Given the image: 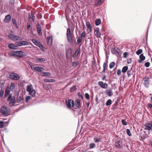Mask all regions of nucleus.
I'll return each mask as SVG.
<instances>
[{"instance_id": "obj_1", "label": "nucleus", "mask_w": 152, "mask_h": 152, "mask_svg": "<svg viewBox=\"0 0 152 152\" xmlns=\"http://www.w3.org/2000/svg\"><path fill=\"white\" fill-rule=\"evenodd\" d=\"M16 56L20 58L26 56V53L22 51H18L11 53L10 56Z\"/></svg>"}, {"instance_id": "obj_2", "label": "nucleus", "mask_w": 152, "mask_h": 152, "mask_svg": "<svg viewBox=\"0 0 152 152\" xmlns=\"http://www.w3.org/2000/svg\"><path fill=\"white\" fill-rule=\"evenodd\" d=\"M65 101L66 105L68 109H70L73 107L74 102L72 100L66 98L65 99Z\"/></svg>"}, {"instance_id": "obj_3", "label": "nucleus", "mask_w": 152, "mask_h": 152, "mask_svg": "<svg viewBox=\"0 0 152 152\" xmlns=\"http://www.w3.org/2000/svg\"><path fill=\"white\" fill-rule=\"evenodd\" d=\"M1 113L5 116L10 115V112L8 108L6 107L2 106L1 108Z\"/></svg>"}, {"instance_id": "obj_4", "label": "nucleus", "mask_w": 152, "mask_h": 152, "mask_svg": "<svg viewBox=\"0 0 152 152\" xmlns=\"http://www.w3.org/2000/svg\"><path fill=\"white\" fill-rule=\"evenodd\" d=\"M9 77L11 79L15 80H18L20 78L19 75L16 73L14 72L11 73L10 74Z\"/></svg>"}, {"instance_id": "obj_5", "label": "nucleus", "mask_w": 152, "mask_h": 152, "mask_svg": "<svg viewBox=\"0 0 152 152\" xmlns=\"http://www.w3.org/2000/svg\"><path fill=\"white\" fill-rule=\"evenodd\" d=\"M8 101H10V106H13L15 103V97L13 96H12L11 95H9L7 99Z\"/></svg>"}, {"instance_id": "obj_6", "label": "nucleus", "mask_w": 152, "mask_h": 152, "mask_svg": "<svg viewBox=\"0 0 152 152\" xmlns=\"http://www.w3.org/2000/svg\"><path fill=\"white\" fill-rule=\"evenodd\" d=\"M66 35L69 42L70 43L72 42V39L71 34L70 30L69 28L67 29Z\"/></svg>"}, {"instance_id": "obj_7", "label": "nucleus", "mask_w": 152, "mask_h": 152, "mask_svg": "<svg viewBox=\"0 0 152 152\" xmlns=\"http://www.w3.org/2000/svg\"><path fill=\"white\" fill-rule=\"evenodd\" d=\"M98 84L99 86H100L102 88H107L108 85L106 83H104L102 81H99L98 83Z\"/></svg>"}, {"instance_id": "obj_8", "label": "nucleus", "mask_w": 152, "mask_h": 152, "mask_svg": "<svg viewBox=\"0 0 152 152\" xmlns=\"http://www.w3.org/2000/svg\"><path fill=\"white\" fill-rule=\"evenodd\" d=\"M34 90L33 88V86L32 85H27L26 88V91L27 92L29 93V94L32 91Z\"/></svg>"}, {"instance_id": "obj_9", "label": "nucleus", "mask_w": 152, "mask_h": 152, "mask_svg": "<svg viewBox=\"0 0 152 152\" xmlns=\"http://www.w3.org/2000/svg\"><path fill=\"white\" fill-rule=\"evenodd\" d=\"M52 36L48 37L47 38L46 41L47 44L49 45H51L52 44Z\"/></svg>"}, {"instance_id": "obj_10", "label": "nucleus", "mask_w": 152, "mask_h": 152, "mask_svg": "<svg viewBox=\"0 0 152 152\" xmlns=\"http://www.w3.org/2000/svg\"><path fill=\"white\" fill-rule=\"evenodd\" d=\"M115 145L117 148L118 149L120 148L121 147L122 145V142L121 140H119L115 142Z\"/></svg>"}, {"instance_id": "obj_11", "label": "nucleus", "mask_w": 152, "mask_h": 152, "mask_svg": "<svg viewBox=\"0 0 152 152\" xmlns=\"http://www.w3.org/2000/svg\"><path fill=\"white\" fill-rule=\"evenodd\" d=\"M11 16L9 14L7 15L4 20V22L5 23H7L9 22L11 20Z\"/></svg>"}, {"instance_id": "obj_12", "label": "nucleus", "mask_w": 152, "mask_h": 152, "mask_svg": "<svg viewBox=\"0 0 152 152\" xmlns=\"http://www.w3.org/2000/svg\"><path fill=\"white\" fill-rule=\"evenodd\" d=\"M37 31L38 33L39 34V35L40 36H42V34L41 32V27L39 24H38L37 26Z\"/></svg>"}, {"instance_id": "obj_13", "label": "nucleus", "mask_w": 152, "mask_h": 152, "mask_svg": "<svg viewBox=\"0 0 152 152\" xmlns=\"http://www.w3.org/2000/svg\"><path fill=\"white\" fill-rule=\"evenodd\" d=\"M145 128L144 130H150L152 129V127L151 126L150 124H149L148 122H147L145 124Z\"/></svg>"}, {"instance_id": "obj_14", "label": "nucleus", "mask_w": 152, "mask_h": 152, "mask_svg": "<svg viewBox=\"0 0 152 152\" xmlns=\"http://www.w3.org/2000/svg\"><path fill=\"white\" fill-rule=\"evenodd\" d=\"M23 97L22 96H20L17 97V102L18 103H22L23 102Z\"/></svg>"}, {"instance_id": "obj_15", "label": "nucleus", "mask_w": 152, "mask_h": 152, "mask_svg": "<svg viewBox=\"0 0 152 152\" xmlns=\"http://www.w3.org/2000/svg\"><path fill=\"white\" fill-rule=\"evenodd\" d=\"M8 47L9 48L11 49H17V46L13 44H9Z\"/></svg>"}, {"instance_id": "obj_16", "label": "nucleus", "mask_w": 152, "mask_h": 152, "mask_svg": "<svg viewBox=\"0 0 152 152\" xmlns=\"http://www.w3.org/2000/svg\"><path fill=\"white\" fill-rule=\"evenodd\" d=\"M28 17L30 20L31 21L33 22L34 20V16H33V14L32 12L30 13Z\"/></svg>"}, {"instance_id": "obj_17", "label": "nucleus", "mask_w": 152, "mask_h": 152, "mask_svg": "<svg viewBox=\"0 0 152 152\" xmlns=\"http://www.w3.org/2000/svg\"><path fill=\"white\" fill-rule=\"evenodd\" d=\"M101 140V138L99 137H95L94 138V141L95 143L100 142Z\"/></svg>"}, {"instance_id": "obj_18", "label": "nucleus", "mask_w": 152, "mask_h": 152, "mask_svg": "<svg viewBox=\"0 0 152 152\" xmlns=\"http://www.w3.org/2000/svg\"><path fill=\"white\" fill-rule=\"evenodd\" d=\"M34 69L37 71L40 72L44 70V69L40 66H36L34 68Z\"/></svg>"}, {"instance_id": "obj_19", "label": "nucleus", "mask_w": 152, "mask_h": 152, "mask_svg": "<svg viewBox=\"0 0 152 152\" xmlns=\"http://www.w3.org/2000/svg\"><path fill=\"white\" fill-rule=\"evenodd\" d=\"M15 35L12 34H10L8 35V37L10 39L15 41Z\"/></svg>"}, {"instance_id": "obj_20", "label": "nucleus", "mask_w": 152, "mask_h": 152, "mask_svg": "<svg viewBox=\"0 0 152 152\" xmlns=\"http://www.w3.org/2000/svg\"><path fill=\"white\" fill-rule=\"evenodd\" d=\"M75 105L76 107H81L80 103V101L78 99H76L75 101Z\"/></svg>"}, {"instance_id": "obj_21", "label": "nucleus", "mask_w": 152, "mask_h": 152, "mask_svg": "<svg viewBox=\"0 0 152 152\" xmlns=\"http://www.w3.org/2000/svg\"><path fill=\"white\" fill-rule=\"evenodd\" d=\"M36 60L37 62H42L45 61L46 59L45 58H38Z\"/></svg>"}, {"instance_id": "obj_22", "label": "nucleus", "mask_w": 152, "mask_h": 152, "mask_svg": "<svg viewBox=\"0 0 152 152\" xmlns=\"http://www.w3.org/2000/svg\"><path fill=\"white\" fill-rule=\"evenodd\" d=\"M44 82L45 83H53L55 81L54 79H45L44 80Z\"/></svg>"}, {"instance_id": "obj_23", "label": "nucleus", "mask_w": 152, "mask_h": 152, "mask_svg": "<svg viewBox=\"0 0 152 152\" xmlns=\"http://www.w3.org/2000/svg\"><path fill=\"white\" fill-rule=\"evenodd\" d=\"M31 41L34 44L37 46H38L40 45V43L38 42V41L36 39H32Z\"/></svg>"}, {"instance_id": "obj_24", "label": "nucleus", "mask_w": 152, "mask_h": 152, "mask_svg": "<svg viewBox=\"0 0 152 152\" xmlns=\"http://www.w3.org/2000/svg\"><path fill=\"white\" fill-rule=\"evenodd\" d=\"M72 53V50L71 49H68L66 52V56L67 58L70 54Z\"/></svg>"}, {"instance_id": "obj_25", "label": "nucleus", "mask_w": 152, "mask_h": 152, "mask_svg": "<svg viewBox=\"0 0 152 152\" xmlns=\"http://www.w3.org/2000/svg\"><path fill=\"white\" fill-rule=\"evenodd\" d=\"M10 91L9 89H6L5 91V94L4 95L5 97L8 96L10 94Z\"/></svg>"}, {"instance_id": "obj_26", "label": "nucleus", "mask_w": 152, "mask_h": 152, "mask_svg": "<svg viewBox=\"0 0 152 152\" xmlns=\"http://www.w3.org/2000/svg\"><path fill=\"white\" fill-rule=\"evenodd\" d=\"M101 23V20L99 19H97L95 20V23L96 26H99Z\"/></svg>"}, {"instance_id": "obj_27", "label": "nucleus", "mask_w": 152, "mask_h": 152, "mask_svg": "<svg viewBox=\"0 0 152 152\" xmlns=\"http://www.w3.org/2000/svg\"><path fill=\"white\" fill-rule=\"evenodd\" d=\"M12 23L17 28H18V27L17 26L16 20L14 18L12 19Z\"/></svg>"}, {"instance_id": "obj_28", "label": "nucleus", "mask_w": 152, "mask_h": 152, "mask_svg": "<svg viewBox=\"0 0 152 152\" xmlns=\"http://www.w3.org/2000/svg\"><path fill=\"white\" fill-rule=\"evenodd\" d=\"M41 74H44L41 75V76L42 77L50 75V74L48 72H41Z\"/></svg>"}, {"instance_id": "obj_29", "label": "nucleus", "mask_w": 152, "mask_h": 152, "mask_svg": "<svg viewBox=\"0 0 152 152\" xmlns=\"http://www.w3.org/2000/svg\"><path fill=\"white\" fill-rule=\"evenodd\" d=\"M87 27L90 31H92V27L91 26L90 23L89 22H87L86 24Z\"/></svg>"}, {"instance_id": "obj_30", "label": "nucleus", "mask_w": 152, "mask_h": 152, "mask_svg": "<svg viewBox=\"0 0 152 152\" xmlns=\"http://www.w3.org/2000/svg\"><path fill=\"white\" fill-rule=\"evenodd\" d=\"M79 53H80V50L79 49L76 50L73 54V57L74 58L78 56Z\"/></svg>"}, {"instance_id": "obj_31", "label": "nucleus", "mask_w": 152, "mask_h": 152, "mask_svg": "<svg viewBox=\"0 0 152 152\" xmlns=\"http://www.w3.org/2000/svg\"><path fill=\"white\" fill-rule=\"evenodd\" d=\"M128 69V67L126 66H124L122 68V72L124 73H125Z\"/></svg>"}, {"instance_id": "obj_32", "label": "nucleus", "mask_w": 152, "mask_h": 152, "mask_svg": "<svg viewBox=\"0 0 152 152\" xmlns=\"http://www.w3.org/2000/svg\"><path fill=\"white\" fill-rule=\"evenodd\" d=\"M115 65V63L114 62H111L109 64V68L110 69H112Z\"/></svg>"}, {"instance_id": "obj_33", "label": "nucleus", "mask_w": 152, "mask_h": 152, "mask_svg": "<svg viewBox=\"0 0 152 152\" xmlns=\"http://www.w3.org/2000/svg\"><path fill=\"white\" fill-rule=\"evenodd\" d=\"M36 93V91L34 90L32 92H31L29 94L32 97H35V94Z\"/></svg>"}, {"instance_id": "obj_34", "label": "nucleus", "mask_w": 152, "mask_h": 152, "mask_svg": "<svg viewBox=\"0 0 152 152\" xmlns=\"http://www.w3.org/2000/svg\"><path fill=\"white\" fill-rule=\"evenodd\" d=\"M107 94L109 96H111L113 94L112 91L111 90H109L108 91H107Z\"/></svg>"}, {"instance_id": "obj_35", "label": "nucleus", "mask_w": 152, "mask_h": 152, "mask_svg": "<svg viewBox=\"0 0 152 152\" xmlns=\"http://www.w3.org/2000/svg\"><path fill=\"white\" fill-rule=\"evenodd\" d=\"M95 146V144L94 143H91L89 145V149H92L94 148Z\"/></svg>"}, {"instance_id": "obj_36", "label": "nucleus", "mask_w": 152, "mask_h": 152, "mask_svg": "<svg viewBox=\"0 0 152 152\" xmlns=\"http://www.w3.org/2000/svg\"><path fill=\"white\" fill-rule=\"evenodd\" d=\"M112 103V101L111 99H108L106 105L107 106H108L110 105Z\"/></svg>"}, {"instance_id": "obj_37", "label": "nucleus", "mask_w": 152, "mask_h": 152, "mask_svg": "<svg viewBox=\"0 0 152 152\" xmlns=\"http://www.w3.org/2000/svg\"><path fill=\"white\" fill-rule=\"evenodd\" d=\"M22 40V38L20 36L15 35V41H20Z\"/></svg>"}, {"instance_id": "obj_38", "label": "nucleus", "mask_w": 152, "mask_h": 152, "mask_svg": "<svg viewBox=\"0 0 152 152\" xmlns=\"http://www.w3.org/2000/svg\"><path fill=\"white\" fill-rule=\"evenodd\" d=\"M21 43L22 46L23 45H27L29 44L28 42H26L25 41H21Z\"/></svg>"}, {"instance_id": "obj_39", "label": "nucleus", "mask_w": 152, "mask_h": 152, "mask_svg": "<svg viewBox=\"0 0 152 152\" xmlns=\"http://www.w3.org/2000/svg\"><path fill=\"white\" fill-rule=\"evenodd\" d=\"M82 40V38L81 37H79L77 39V43L78 44H79L80 43Z\"/></svg>"}, {"instance_id": "obj_40", "label": "nucleus", "mask_w": 152, "mask_h": 152, "mask_svg": "<svg viewBox=\"0 0 152 152\" xmlns=\"http://www.w3.org/2000/svg\"><path fill=\"white\" fill-rule=\"evenodd\" d=\"M10 89L13 90L15 88V86L13 83H11L10 85Z\"/></svg>"}, {"instance_id": "obj_41", "label": "nucleus", "mask_w": 152, "mask_h": 152, "mask_svg": "<svg viewBox=\"0 0 152 152\" xmlns=\"http://www.w3.org/2000/svg\"><path fill=\"white\" fill-rule=\"evenodd\" d=\"M140 58L142 60H144L145 59V57L144 56L143 54H141L140 56Z\"/></svg>"}, {"instance_id": "obj_42", "label": "nucleus", "mask_w": 152, "mask_h": 152, "mask_svg": "<svg viewBox=\"0 0 152 152\" xmlns=\"http://www.w3.org/2000/svg\"><path fill=\"white\" fill-rule=\"evenodd\" d=\"M149 81L148 82H144V84L145 87L147 88H148L149 85Z\"/></svg>"}, {"instance_id": "obj_43", "label": "nucleus", "mask_w": 152, "mask_h": 152, "mask_svg": "<svg viewBox=\"0 0 152 152\" xmlns=\"http://www.w3.org/2000/svg\"><path fill=\"white\" fill-rule=\"evenodd\" d=\"M104 1V0H98L97 2L98 5H101L103 3Z\"/></svg>"}, {"instance_id": "obj_44", "label": "nucleus", "mask_w": 152, "mask_h": 152, "mask_svg": "<svg viewBox=\"0 0 152 152\" xmlns=\"http://www.w3.org/2000/svg\"><path fill=\"white\" fill-rule=\"evenodd\" d=\"M126 132L127 134L129 136H132V134L131 133L129 129H128L126 130Z\"/></svg>"}, {"instance_id": "obj_45", "label": "nucleus", "mask_w": 152, "mask_h": 152, "mask_svg": "<svg viewBox=\"0 0 152 152\" xmlns=\"http://www.w3.org/2000/svg\"><path fill=\"white\" fill-rule=\"evenodd\" d=\"M142 52V49H139L136 52V53L138 55H139L140 54H141Z\"/></svg>"}, {"instance_id": "obj_46", "label": "nucleus", "mask_w": 152, "mask_h": 152, "mask_svg": "<svg viewBox=\"0 0 152 152\" xmlns=\"http://www.w3.org/2000/svg\"><path fill=\"white\" fill-rule=\"evenodd\" d=\"M76 89V86H74L72 87L71 88L70 91L71 92H73L75 91Z\"/></svg>"}, {"instance_id": "obj_47", "label": "nucleus", "mask_w": 152, "mask_h": 152, "mask_svg": "<svg viewBox=\"0 0 152 152\" xmlns=\"http://www.w3.org/2000/svg\"><path fill=\"white\" fill-rule=\"evenodd\" d=\"M121 122L122 124L124 125H126L127 124V123L125 120L123 119L121 120Z\"/></svg>"}, {"instance_id": "obj_48", "label": "nucleus", "mask_w": 152, "mask_h": 152, "mask_svg": "<svg viewBox=\"0 0 152 152\" xmlns=\"http://www.w3.org/2000/svg\"><path fill=\"white\" fill-rule=\"evenodd\" d=\"M31 99V97L30 96H26V101L27 102L28 101Z\"/></svg>"}, {"instance_id": "obj_49", "label": "nucleus", "mask_w": 152, "mask_h": 152, "mask_svg": "<svg viewBox=\"0 0 152 152\" xmlns=\"http://www.w3.org/2000/svg\"><path fill=\"white\" fill-rule=\"evenodd\" d=\"M103 66V69H106L108 67V65H107V64L105 62L104 63Z\"/></svg>"}, {"instance_id": "obj_50", "label": "nucleus", "mask_w": 152, "mask_h": 152, "mask_svg": "<svg viewBox=\"0 0 152 152\" xmlns=\"http://www.w3.org/2000/svg\"><path fill=\"white\" fill-rule=\"evenodd\" d=\"M95 35L97 37H99L101 36L100 33L99 32H97L95 34Z\"/></svg>"}, {"instance_id": "obj_51", "label": "nucleus", "mask_w": 152, "mask_h": 152, "mask_svg": "<svg viewBox=\"0 0 152 152\" xmlns=\"http://www.w3.org/2000/svg\"><path fill=\"white\" fill-rule=\"evenodd\" d=\"M86 36V33L85 31H84L81 34V37H81L82 38V37H85Z\"/></svg>"}, {"instance_id": "obj_52", "label": "nucleus", "mask_w": 152, "mask_h": 152, "mask_svg": "<svg viewBox=\"0 0 152 152\" xmlns=\"http://www.w3.org/2000/svg\"><path fill=\"white\" fill-rule=\"evenodd\" d=\"M150 65V63L149 62H146L145 64V66L147 67H148Z\"/></svg>"}, {"instance_id": "obj_53", "label": "nucleus", "mask_w": 152, "mask_h": 152, "mask_svg": "<svg viewBox=\"0 0 152 152\" xmlns=\"http://www.w3.org/2000/svg\"><path fill=\"white\" fill-rule=\"evenodd\" d=\"M4 125V122L2 121H0V128H1L3 127Z\"/></svg>"}, {"instance_id": "obj_54", "label": "nucleus", "mask_w": 152, "mask_h": 152, "mask_svg": "<svg viewBox=\"0 0 152 152\" xmlns=\"http://www.w3.org/2000/svg\"><path fill=\"white\" fill-rule=\"evenodd\" d=\"M4 93V90H2V89H1V90L0 94V96L1 97L3 96Z\"/></svg>"}, {"instance_id": "obj_55", "label": "nucleus", "mask_w": 152, "mask_h": 152, "mask_svg": "<svg viewBox=\"0 0 152 152\" xmlns=\"http://www.w3.org/2000/svg\"><path fill=\"white\" fill-rule=\"evenodd\" d=\"M78 65V63L75 62H74L72 63V66L74 67H75Z\"/></svg>"}, {"instance_id": "obj_56", "label": "nucleus", "mask_w": 152, "mask_h": 152, "mask_svg": "<svg viewBox=\"0 0 152 152\" xmlns=\"http://www.w3.org/2000/svg\"><path fill=\"white\" fill-rule=\"evenodd\" d=\"M85 95L86 98L87 99H88L89 98H90L89 95V94H88L87 93H86Z\"/></svg>"}, {"instance_id": "obj_57", "label": "nucleus", "mask_w": 152, "mask_h": 152, "mask_svg": "<svg viewBox=\"0 0 152 152\" xmlns=\"http://www.w3.org/2000/svg\"><path fill=\"white\" fill-rule=\"evenodd\" d=\"M128 53L126 52H124L123 54L124 57V58H126L127 56Z\"/></svg>"}, {"instance_id": "obj_58", "label": "nucleus", "mask_w": 152, "mask_h": 152, "mask_svg": "<svg viewBox=\"0 0 152 152\" xmlns=\"http://www.w3.org/2000/svg\"><path fill=\"white\" fill-rule=\"evenodd\" d=\"M121 72L120 69H118L117 70V74L118 75H119L121 74Z\"/></svg>"}, {"instance_id": "obj_59", "label": "nucleus", "mask_w": 152, "mask_h": 152, "mask_svg": "<svg viewBox=\"0 0 152 152\" xmlns=\"http://www.w3.org/2000/svg\"><path fill=\"white\" fill-rule=\"evenodd\" d=\"M144 82H148L149 81V79L148 77H145L144 78Z\"/></svg>"}, {"instance_id": "obj_60", "label": "nucleus", "mask_w": 152, "mask_h": 152, "mask_svg": "<svg viewBox=\"0 0 152 152\" xmlns=\"http://www.w3.org/2000/svg\"><path fill=\"white\" fill-rule=\"evenodd\" d=\"M38 46L39 47L40 49L42 50V51L43 50V49L44 48H43V46L42 45H41L40 44V45H38Z\"/></svg>"}, {"instance_id": "obj_61", "label": "nucleus", "mask_w": 152, "mask_h": 152, "mask_svg": "<svg viewBox=\"0 0 152 152\" xmlns=\"http://www.w3.org/2000/svg\"><path fill=\"white\" fill-rule=\"evenodd\" d=\"M27 29L28 30L29 29V28H30V27H31V26L29 23H27Z\"/></svg>"}, {"instance_id": "obj_62", "label": "nucleus", "mask_w": 152, "mask_h": 152, "mask_svg": "<svg viewBox=\"0 0 152 152\" xmlns=\"http://www.w3.org/2000/svg\"><path fill=\"white\" fill-rule=\"evenodd\" d=\"M132 60L131 59H129L127 60V63L128 64H130Z\"/></svg>"}, {"instance_id": "obj_63", "label": "nucleus", "mask_w": 152, "mask_h": 152, "mask_svg": "<svg viewBox=\"0 0 152 152\" xmlns=\"http://www.w3.org/2000/svg\"><path fill=\"white\" fill-rule=\"evenodd\" d=\"M14 3V0H10V3L11 4H13Z\"/></svg>"}, {"instance_id": "obj_64", "label": "nucleus", "mask_w": 152, "mask_h": 152, "mask_svg": "<svg viewBox=\"0 0 152 152\" xmlns=\"http://www.w3.org/2000/svg\"><path fill=\"white\" fill-rule=\"evenodd\" d=\"M148 107L150 108H152V104L151 103H149L148 104Z\"/></svg>"}]
</instances>
